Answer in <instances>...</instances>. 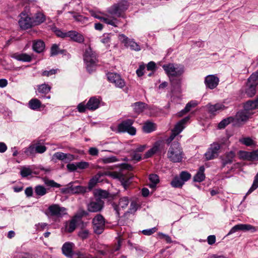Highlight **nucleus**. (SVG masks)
Returning a JSON list of instances; mask_svg holds the SVG:
<instances>
[{
	"instance_id": "f257e3e1",
	"label": "nucleus",
	"mask_w": 258,
	"mask_h": 258,
	"mask_svg": "<svg viewBox=\"0 0 258 258\" xmlns=\"http://www.w3.org/2000/svg\"><path fill=\"white\" fill-rule=\"evenodd\" d=\"M167 157L169 160L174 163L181 162L183 153L179 143L176 141H173L171 143L167 152Z\"/></svg>"
},
{
	"instance_id": "f03ea898",
	"label": "nucleus",
	"mask_w": 258,
	"mask_h": 258,
	"mask_svg": "<svg viewBox=\"0 0 258 258\" xmlns=\"http://www.w3.org/2000/svg\"><path fill=\"white\" fill-rule=\"evenodd\" d=\"M83 58L87 71L90 73L95 71L98 61L96 53L89 47L86 49Z\"/></svg>"
},
{
	"instance_id": "7ed1b4c3",
	"label": "nucleus",
	"mask_w": 258,
	"mask_h": 258,
	"mask_svg": "<svg viewBox=\"0 0 258 258\" xmlns=\"http://www.w3.org/2000/svg\"><path fill=\"white\" fill-rule=\"evenodd\" d=\"M130 3L127 0H120L108 8L106 12L111 17H120L128 9Z\"/></svg>"
},
{
	"instance_id": "20e7f679",
	"label": "nucleus",
	"mask_w": 258,
	"mask_h": 258,
	"mask_svg": "<svg viewBox=\"0 0 258 258\" xmlns=\"http://www.w3.org/2000/svg\"><path fill=\"white\" fill-rule=\"evenodd\" d=\"M162 67L170 79L171 77H180L184 72V67L180 64L169 63Z\"/></svg>"
},
{
	"instance_id": "39448f33",
	"label": "nucleus",
	"mask_w": 258,
	"mask_h": 258,
	"mask_svg": "<svg viewBox=\"0 0 258 258\" xmlns=\"http://www.w3.org/2000/svg\"><path fill=\"white\" fill-rule=\"evenodd\" d=\"M91 16L94 18L100 20L101 21L108 24L110 25L115 27H117V25L119 23V21L116 18L114 17H111L110 15L104 13H96L95 12H91Z\"/></svg>"
},
{
	"instance_id": "423d86ee",
	"label": "nucleus",
	"mask_w": 258,
	"mask_h": 258,
	"mask_svg": "<svg viewBox=\"0 0 258 258\" xmlns=\"http://www.w3.org/2000/svg\"><path fill=\"white\" fill-rule=\"evenodd\" d=\"M67 214V209L58 204H52L48 208L47 215L50 217L61 218Z\"/></svg>"
},
{
	"instance_id": "0eeeda50",
	"label": "nucleus",
	"mask_w": 258,
	"mask_h": 258,
	"mask_svg": "<svg viewBox=\"0 0 258 258\" xmlns=\"http://www.w3.org/2000/svg\"><path fill=\"white\" fill-rule=\"evenodd\" d=\"M94 232L97 234H101L105 228V219L101 214H97L92 220Z\"/></svg>"
},
{
	"instance_id": "6e6552de",
	"label": "nucleus",
	"mask_w": 258,
	"mask_h": 258,
	"mask_svg": "<svg viewBox=\"0 0 258 258\" xmlns=\"http://www.w3.org/2000/svg\"><path fill=\"white\" fill-rule=\"evenodd\" d=\"M134 120L132 119H127L122 121L118 125V131L119 132H127L131 135H135L136 133V130L132 126Z\"/></svg>"
},
{
	"instance_id": "1a4fd4ad",
	"label": "nucleus",
	"mask_w": 258,
	"mask_h": 258,
	"mask_svg": "<svg viewBox=\"0 0 258 258\" xmlns=\"http://www.w3.org/2000/svg\"><path fill=\"white\" fill-rule=\"evenodd\" d=\"M104 204V202L99 198L92 200L87 205V210L92 213L100 212L103 209Z\"/></svg>"
},
{
	"instance_id": "9d476101",
	"label": "nucleus",
	"mask_w": 258,
	"mask_h": 258,
	"mask_svg": "<svg viewBox=\"0 0 258 258\" xmlns=\"http://www.w3.org/2000/svg\"><path fill=\"white\" fill-rule=\"evenodd\" d=\"M105 174L113 178L118 179L125 189H126L130 184V178L120 172L108 171L106 172Z\"/></svg>"
},
{
	"instance_id": "9b49d317",
	"label": "nucleus",
	"mask_w": 258,
	"mask_h": 258,
	"mask_svg": "<svg viewBox=\"0 0 258 258\" xmlns=\"http://www.w3.org/2000/svg\"><path fill=\"white\" fill-rule=\"evenodd\" d=\"M108 81L114 84L115 87L122 88L125 85V83L120 76L116 73H109L107 74Z\"/></svg>"
},
{
	"instance_id": "f8f14e48",
	"label": "nucleus",
	"mask_w": 258,
	"mask_h": 258,
	"mask_svg": "<svg viewBox=\"0 0 258 258\" xmlns=\"http://www.w3.org/2000/svg\"><path fill=\"white\" fill-rule=\"evenodd\" d=\"M119 40L123 43L125 46L130 47L132 50L135 51H140L141 48L140 45L136 43L133 39H130L123 34H120L118 36Z\"/></svg>"
},
{
	"instance_id": "ddd939ff",
	"label": "nucleus",
	"mask_w": 258,
	"mask_h": 258,
	"mask_svg": "<svg viewBox=\"0 0 258 258\" xmlns=\"http://www.w3.org/2000/svg\"><path fill=\"white\" fill-rule=\"evenodd\" d=\"M20 19L19 20V25L22 29H27L33 26V23L28 14L24 12H22L20 15Z\"/></svg>"
},
{
	"instance_id": "4468645a",
	"label": "nucleus",
	"mask_w": 258,
	"mask_h": 258,
	"mask_svg": "<svg viewBox=\"0 0 258 258\" xmlns=\"http://www.w3.org/2000/svg\"><path fill=\"white\" fill-rule=\"evenodd\" d=\"M75 156L70 153H64L61 152L55 153L52 156V160H58L64 163H69L75 160Z\"/></svg>"
},
{
	"instance_id": "2eb2a0df",
	"label": "nucleus",
	"mask_w": 258,
	"mask_h": 258,
	"mask_svg": "<svg viewBox=\"0 0 258 258\" xmlns=\"http://www.w3.org/2000/svg\"><path fill=\"white\" fill-rule=\"evenodd\" d=\"M220 148V145L218 143H214L211 145L208 151L205 153L206 159L210 160L217 157Z\"/></svg>"
},
{
	"instance_id": "dca6fc26",
	"label": "nucleus",
	"mask_w": 258,
	"mask_h": 258,
	"mask_svg": "<svg viewBox=\"0 0 258 258\" xmlns=\"http://www.w3.org/2000/svg\"><path fill=\"white\" fill-rule=\"evenodd\" d=\"M206 107L208 113L213 115H216L217 113L224 110L226 108L225 106L221 103H216L215 104L208 103Z\"/></svg>"
},
{
	"instance_id": "f3484780",
	"label": "nucleus",
	"mask_w": 258,
	"mask_h": 258,
	"mask_svg": "<svg viewBox=\"0 0 258 258\" xmlns=\"http://www.w3.org/2000/svg\"><path fill=\"white\" fill-rule=\"evenodd\" d=\"M219 79L213 75L207 76L205 79V84L207 87L210 89L215 88L218 85Z\"/></svg>"
},
{
	"instance_id": "a211bd4d",
	"label": "nucleus",
	"mask_w": 258,
	"mask_h": 258,
	"mask_svg": "<svg viewBox=\"0 0 258 258\" xmlns=\"http://www.w3.org/2000/svg\"><path fill=\"white\" fill-rule=\"evenodd\" d=\"M129 204V199L127 197H124L120 198L118 204L117 205L115 203L112 204V206L114 210L115 211L117 215H119V210L120 209H124L127 207Z\"/></svg>"
},
{
	"instance_id": "6ab92c4d",
	"label": "nucleus",
	"mask_w": 258,
	"mask_h": 258,
	"mask_svg": "<svg viewBox=\"0 0 258 258\" xmlns=\"http://www.w3.org/2000/svg\"><path fill=\"white\" fill-rule=\"evenodd\" d=\"M251 230H255V228L249 224H240L233 226L229 231L227 236L232 234L238 231H249Z\"/></svg>"
},
{
	"instance_id": "aec40b11",
	"label": "nucleus",
	"mask_w": 258,
	"mask_h": 258,
	"mask_svg": "<svg viewBox=\"0 0 258 258\" xmlns=\"http://www.w3.org/2000/svg\"><path fill=\"white\" fill-rule=\"evenodd\" d=\"M251 115V114L244 109L236 113L234 120H236L238 123L245 122L248 119Z\"/></svg>"
},
{
	"instance_id": "412c9836",
	"label": "nucleus",
	"mask_w": 258,
	"mask_h": 258,
	"mask_svg": "<svg viewBox=\"0 0 258 258\" xmlns=\"http://www.w3.org/2000/svg\"><path fill=\"white\" fill-rule=\"evenodd\" d=\"M162 143L160 141H157L154 144L153 147L148 150L145 154V158H148L151 157L152 155L155 153L161 151L162 149Z\"/></svg>"
},
{
	"instance_id": "4be33fe9",
	"label": "nucleus",
	"mask_w": 258,
	"mask_h": 258,
	"mask_svg": "<svg viewBox=\"0 0 258 258\" xmlns=\"http://www.w3.org/2000/svg\"><path fill=\"white\" fill-rule=\"evenodd\" d=\"M68 37L78 43H82L84 41L83 36L81 33L74 30L68 31Z\"/></svg>"
},
{
	"instance_id": "5701e85b",
	"label": "nucleus",
	"mask_w": 258,
	"mask_h": 258,
	"mask_svg": "<svg viewBox=\"0 0 258 258\" xmlns=\"http://www.w3.org/2000/svg\"><path fill=\"white\" fill-rule=\"evenodd\" d=\"M235 157V154L233 151H230L225 154L222 158V167H225L226 165L231 164Z\"/></svg>"
},
{
	"instance_id": "b1692460",
	"label": "nucleus",
	"mask_w": 258,
	"mask_h": 258,
	"mask_svg": "<svg viewBox=\"0 0 258 258\" xmlns=\"http://www.w3.org/2000/svg\"><path fill=\"white\" fill-rule=\"evenodd\" d=\"M172 86L171 92L173 93H180L181 90V79L178 78H170Z\"/></svg>"
},
{
	"instance_id": "393cba45",
	"label": "nucleus",
	"mask_w": 258,
	"mask_h": 258,
	"mask_svg": "<svg viewBox=\"0 0 258 258\" xmlns=\"http://www.w3.org/2000/svg\"><path fill=\"white\" fill-rule=\"evenodd\" d=\"M12 57L18 60L23 62H30L32 59L31 55L27 53H15L11 55Z\"/></svg>"
},
{
	"instance_id": "a878e982",
	"label": "nucleus",
	"mask_w": 258,
	"mask_h": 258,
	"mask_svg": "<svg viewBox=\"0 0 258 258\" xmlns=\"http://www.w3.org/2000/svg\"><path fill=\"white\" fill-rule=\"evenodd\" d=\"M134 112L137 114L142 113L147 108V105L143 102H137L132 105Z\"/></svg>"
},
{
	"instance_id": "bb28decb",
	"label": "nucleus",
	"mask_w": 258,
	"mask_h": 258,
	"mask_svg": "<svg viewBox=\"0 0 258 258\" xmlns=\"http://www.w3.org/2000/svg\"><path fill=\"white\" fill-rule=\"evenodd\" d=\"M100 101L95 97H91L86 104V107L90 110H95L99 107Z\"/></svg>"
},
{
	"instance_id": "cd10ccee",
	"label": "nucleus",
	"mask_w": 258,
	"mask_h": 258,
	"mask_svg": "<svg viewBox=\"0 0 258 258\" xmlns=\"http://www.w3.org/2000/svg\"><path fill=\"white\" fill-rule=\"evenodd\" d=\"M188 119L189 117H186L178 122L172 130L173 132L179 135L185 127L184 125Z\"/></svg>"
},
{
	"instance_id": "c85d7f7f",
	"label": "nucleus",
	"mask_w": 258,
	"mask_h": 258,
	"mask_svg": "<svg viewBox=\"0 0 258 258\" xmlns=\"http://www.w3.org/2000/svg\"><path fill=\"white\" fill-rule=\"evenodd\" d=\"M70 184L71 194H84L87 192V187L80 185L74 186L72 183Z\"/></svg>"
},
{
	"instance_id": "c756f323",
	"label": "nucleus",
	"mask_w": 258,
	"mask_h": 258,
	"mask_svg": "<svg viewBox=\"0 0 258 258\" xmlns=\"http://www.w3.org/2000/svg\"><path fill=\"white\" fill-rule=\"evenodd\" d=\"M31 19L33 25H38L43 23L45 21V17L43 13L39 12L35 14V15Z\"/></svg>"
},
{
	"instance_id": "7c9ffc66",
	"label": "nucleus",
	"mask_w": 258,
	"mask_h": 258,
	"mask_svg": "<svg viewBox=\"0 0 258 258\" xmlns=\"http://www.w3.org/2000/svg\"><path fill=\"white\" fill-rule=\"evenodd\" d=\"M62 252L63 254L68 257H72L73 254L72 244L69 242H66L62 247Z\"/></svg>"
},
{
	"instance_id": "2f4dec72",
	"label": "nucleus",
	"mask_w": 258,
	"mask_h": 258,
	"mask_svg": "<svg viewBox=\"0 0 258 258\" xmlns=\"http://www.w3.org/2000/svg\"><path fill=\"white\" fill-rule=\"evenodd\" d=\"M244 109L247 110H253L258 108V97L254 100L247 101L244 105Z\"/></svg>"
},
{
	"instance_id": "473e14b6",
	"label": "nucleus",
	"mask_w": 258,
	"mask_h": 258,
	"mask_svg": "<svg viewBox=\"0 0 258 258\" xmlns=\"http://www.w3.org/2000/svg\"><path fill=\"white\" fill-rule=\"evenodd\" d=\"M204 167L203 166H201L199 168V171L194 177V180L195 181L200 182L205 179V175L204 173Z\"/></svg>"
},
{
	"instance_id": "72a5a7b5",
	"label": "nucleus",
	"mask_w": 258,
	"mask_h": 258,
	"mask_svg": "<svg viewBox=\"0 0 258 258\" xmlns=\"http://www.w3.org/2000/svg\"><path fill=\"white\" fill-rule=\"evenodd\" d=\"M103 174L102 173H98L93 178H92L88 183V187H87V191H90L97 184L99 181V179Z\"/></svg>"
},
{
	"instance_id": "f704fd0d",
	"label": "nucleus",
	"mask_w": 258,
	"mask_h": 258,
	"mask_svg": "<svg viewBox=\"0 0 258 258\" xmlns=\"http://www.w3.org/2000/svg\"><path fill=\"white\" fill-rule=\"evenodd\" d=\"M44 43L41 40H38L34 42L33 45V49L36 52H41L44 49Z\"/></svg>"
},
{
	"instance_id": "c9c22d12",
	"label": "nucleus",
	"mask_w": 258,
	"mask_h": 258,
	"mask_svg": "<svg viewBox=\"0 0 258 258\" xmlns=\"http://www.w3.org/2000/svg\"><path fill=\"white\" fill-rule=\"evenodd\" d=\"M155 124L150 121L145 122L143 126V130L146 133H150L155 131Z\"/></svg>"
},
{
	"instance_id": "e433bc0d",
	"label": "nucleus",
	"mask_w": 258,
	"mask_h": 258,
	"mask_svg": "<svg viewBox=\"0 0 258 258\" xmlns=\"http://www.w3.org/2000/svg\"><path fill=\"white\" fill-rule=\"evenodd\" d=\"M29 107L32 110L39 109L41 105V102L36 98L31 99L28 103Z\"/></svg>"
},
{
	"instance_id": "4c0bfd02",
	"label": "nucleus",
	"mask_w": 258,
	"mask_h": 258,
	"mask_svg": "<svg viewBox=\"0 0 258 258\" xmlns=\"http://www.w3.org/2000/svg\"><path fill=\"white\" fill-rule=\"evenodd\" d=\"M244 157L249 160H258V150L252 152H241Z\"/></svg>"
},
{
	"instance_id": "58836bf2",
	"label": "nucleus",
	"mask_w": 258,
	"mask_h": 258,
	"mask_svg": "<svg viewBox=\"0 0 258 258\" xmlns=\"http://www.w3.org/2000/svg\"><path fill=\"white\" fill-rule=\"evenodd\" d=\"M247 84L256 87L258 85V73H254L251 74L248 79Z\"/></svg>"
},
{
	"instance_id": "ea45409f",
	"label": "nucleus",
	"mask_w": 258,
	"mask_h": 258,
	"mask_svg": "<svg viewBox=\"0 0 258 258\" xmlns=\"http://www.w3.org/2000/svg\"><path fill=\"white\" fill-rule=\"evenodd\" d=\"M51 88L49 85L44 83L38 86L37 91L39 93L46 94L50 91Z\"/></svg>"
},
{
	"instance_id": "a19ab883",
	"label": "nucleus",
	"mask_w": 258,
	"mask_h": 258,
	"mask_svg": "<svg viewBox=\"0 0 258 258\" xmlns=\"http://www.w3.org/2000/svg\"><path fill=\"white\" fill-rule=\"evenodd\" d=\"M35 194L38 197H42L47 193L46 189L42 185H38L34 189Z\"/></svg>"
},
{
	"instance_id": "79ce46f5",
	"label": "nucleus",
	"mask_w": 258,
	"mask_h": 258,
	"mask_svg": "<svg viewBox=\"0 0 258 258\" xmlns=\"http://www.w3.org/2000/svg\"><path fill=\"white\" fill-rule=\"evenodd\" d=\"M149 179L151 182L149 184V186L151 188H154L156 187V184L159 182V176L156 174H150L149 175Z\"/></svg>"
},
{
	"instance_id": "37998d69",
	"label": "nucleus",
	"mask_w": 258,
	"mask_h": 258,
	"mask_svg": "<svg viewBox=\"0 0 258 258\" xmlns=\"http://www.w3.org/2000/svg\"><path fill=\"white\" fill-rule=\"evenodd\" d=\"M183 184V180L177 176H175L171 182V185L173 187H181Z\"/></svg>"
},
{
	"instance_id": "c03bdc74",
	"label": "nucleus",
	"mask_w": 258,
	"mask_h": 258,
	"mask_svg": "<svg viewBox=\"0 0 258 258\" xmlns=\"http://www.w3.org/2000/svg\"><path fill=\"white\" fill-rule=\"evenodd\" d=\"M234 118L231 116L225 118L223 119L222 121H221L220 123L218 124V128L220 129L224 128L230 123L234 121Z\"/></svg>"
},
{
	"instance_id": "a18cd8bd",
	"label": "nucleus",
	"mask_w": 258,
	"mask_h": 258,
	"mask_svg": "<svg viewBox=\"0 0 258 258\" xmlns=\"http://www.w3.org/2000/svg\"><path fill=\"white\" fill-rule=\"evenodd\" d=\"M256 93V87L246 84L245 93L249 97L253 96Z\"/></svg>"
},
{
	"instance_id": "49530a36",
	"label": "nucleus",
	"mask_w": 258,
	"mask_h": 258,
	"mask_svg": "<svg viewBox=\"0 0 258 258\" xmlns=\"http://www.w3.org/2000/svg\"><path fill=\"white\" fill-rule=\"evenodd\" d=\"M99 161L104 164H108L117 162L119 161L118 159L114 156L110 157H105L99 159Z\"/></svg>"
},
{
	"instance_id": "de8ad7c7",
	"label": "nucleus",
	"mask_w": 258,
	"mask_h": 258,
	"mask_svg": "<svg viewBox=\"0 0 258 258\" xmlns=\"http://www.w3.org/2000/svg\"><path fill=\"white\" fill-rule=\"evenodd\" d=\"M258 187V172L254 177L253 183L247 192V195L250 194Z\"/></svg>"
},
{
	"instance_id": "09e8293b",
	"label": "nucleus",
	"mask_w": 258,
	"mask_h": 258,
	"mask_svg": "<svg viewBox=\"0 0 258 258\" xmlns=\"http://www.w3.org/2000/svg\"><path fill=\"white\" fill-rule=\"evenodd\" d=\"M138 207L139 205L136 201H132L130 208L126 213L134 214L137 211Z\"/></svg>"
},
{
	"instance_id": "8fccbe9b",
	"label": "nucleus",
	"mask_w": 258,
	"mask_h": 258,
	"mask_svg": "<svg viewBox=\"0 0 258 258\" xmlns=\"http://www.w3.org/2000/svg\"><path fill=\"white\" fill-rule=\"evenodd\" d=\"M178 134H176L175 132H173L172 130L171 134L170 136V137L166 140V143L167 144L169 145L170 144H171L172 143H173V141L176 139L177 140H178L179 138H181V136H178Z\"/></svg>"
},
{
	"instance_id": "3c124183",
	"label": "nucleus",
	"mask_w": 258,
	"mask_h": 258,
	"mask_svg": "<svg viewBox=\"0 0 258 258\" xmlns=\"http://www.w3.org/2000/svg\"><path fill=\"white\" fill-rule=\"evenodd\" d=\"M77 225V220L76 219L73 218L72 219L70 223L68 224V231L69 232H72L74 231L76 228Z\"/></svg>"
},
{
	"instance_id": "603ef678",
	"label": "nucleus",
	"mask_w": 258,
	"mask_h": 258,
	"mask_svg": "<svg viewBox=\"0 0 258 258\" xmlns=\"http://www.w3.org/2000/svg\"><path fill=\"white\" fill-rule=\"evenodd\" d=\"M112 36L111 33L104 34L101 39V42L104 44H108L110 42Z\"/></svg>"
},
{
	"instance_id": "864d4df0",
	"label": "nucleus",
	"mask_w": 258,
	"mask_h": 258,
	"mask_svg": "<svg viewBox=\"0 0 258 258\" xmlns=\"http://www.w3.org/2000/svg\"><path fill=\"white\" fill-rule=\"evenodd\" d=\"M197 105V103L194 102H188L185 107L184 109L182 110L181 111V115L184 114L185 113L188 112L192 107H194Z\"/></svg>"
},
{
	"instance_id": "5fc2aeb1",
	"label": "nucleus",
	"mask_w": 258,
	"mask_h": 258,
	"mask_svg": "<svg viewBox=\"0 0 258 258\" xmlns=\"http://www.w3.org/2000/svg\"><path fill=\"white\" fill-rule=\"evenodd\" d=\"M239 142L243 145L247 146H250L252 145L254 143L253 141L249 137L243 138L239 139Z\"/></svg>"
},
{
	"instance_id": "6e6d98bb",
	"label": "nucleus",
	"mask_w": 258,
	"mask_h": 258,
	"mask_svg": "<svg viewBox=\"0 0 258 258\" xmlns=\"http://www.w3.org/2000/svg\"><path fill=\"white\" fill-rule=\"evenodd\" d=\"M32 173V170L28 167H24L21 169L20 173L23 177H26Z\"/></svg>"
},
{
	"instance_id": "4d7b16f0",
	"label": "nucleus",
	"mask_w": 258,
	"mask_h": 258,
	"mask_svg": "<svg viewBox=\"0 0 258 258\" xmlns=\"http://www.w3.org/2000/svg\"><path fill=\"white\" fill-rule=\"evenodd\" d=\"M69 13L71 14L73 18L75 21L78 22H83L86 18L83 16L75 12H69Z\"/></svg>"
},
{
	"instance_id": "13d9d810",
	"label": "nucleus",
	"mask_w": 258,
	"mask_h": 258,
	"mask_svg": "<svg viewBox=\"0 0 258 258\" xmlns=\"http://www.w3.org/2000/svg\"><path fill=\"white\" fill-rule=\"evenodd\" d=\"M35 147V152L37 153H43L46 150L45 146L41 145L40 143L34 144Z\"/></svg>"
},
{
	"instance_id": "bf43d9fd",
	"label": "nucleus",
	"mask_w": 258,
	"mask_h": 258,
	"mask_svg": "<svg viewBox=\"0 0 258 258\" xmlns=\"http://www.w3.org/2000/svg\"><path fill=\"white\" fill-rule=\"evenodd\" d=\"M180 179L183 180V182L184 183L185 181L189 180L191 177V175L190 173L186 171H182L179 176Z\"/></svg>"
},
{
	"instance_id": "052dcab7",
	"label": "nucleus",
	"mask_w": 258,
	"mask_h": 258,
	"mask_svg": "<svg viewBox=\"0 0 258 258\" xmlns=\"http://www.w3.org/2000/svg\"><path fill=\"white\" fill-rule=\"evenodd\" d=\"M44 183L46 185L51 187H59L60 186L59 184L55 182L53 180L45 179Z\"/></svg>"
},
{
	"instance_id": "680f3d73",
	"label": "nucleus",
	"mask_w": 258,
	"mask_h": 258,
	"mask_svg": "<svg viewBox=\"0 0 258 258\" xmlns=\"http://www.w3.org/2000/svg\"><path fill=\"white\" fill-rule=\"evenodd\" d=\"M58 69H52L50 71H44L42 72V76L49 77L57 73Z\"/></svg>"
},
{
	"instance_id": "e2e57ef3",
	"label": "nucleus",
	"mask_w": 258,
	"mask_h": 258,
	"mask_svg": "<svg viewBox=\"0 0 258 258\" xmlns=\"http://www.w3.org/2000/svg\"><path fill=\"white\" fill-rule=\"evenodd\" d=\"M89 231L87 229L82 230L80 231L78 233L79 236L83 239L87 238L89 236Z\"/></svg>"
},
{
	"instance_id": "0e129e2a",
	"label": "nucleus",
	"mask_w": 258,
	"mask_h": 258,
	"mask_svg": "<svg viewBox=\"0 0 258 258\" xmlns=\"http://www.w3.org/2000/svg\"><path fill=\"white\" fill-rule=\"evenodd\" d=\"M25 153L27 155H31L34 154L35 153H36L35 152V147L34 144L30 146L28 148H27L25 151Z\"/></svg>"
},
{
	"instance_id": "69168bd1",
	"label": "nucleus",
	"mask_w": 258,
	"mask_h": 258,
	"mask_svg": "<svg viewBox=\"0 0 258 258\" xmlns=\"http://www.w3.org/2000/svg\"><path fill=\"white\" fill-rule=\"evenodd\" d=\"M55 35L59 37H61L62 38L68 37V32H63L61 30L57 29L55 31Z\"/></svg>"
},
{
	"instance_id": "338daca9",
	"label": "nucleus",
	"mask_w": 258,
	"mask_h": 258,
	"mask_svg": "<svg viewBox=\"0 0 258 258\" xmlns=\"http://www.w3.org/2000/svg\"><path fill=\"white\" fill-rule=\"evenodd\" d=\"M157 230L156 227H153L149 229L143 230L142 232L144 235H151V234L155 233Z\"/></svg>"
},
{
	"instance_id": "774afa93",
	"label": "nucleus",
	"mask_w": 258,
	"mask_h": 258,
	"mask_svg": "<svg viewBox=\"0 0 258 258\" xmlns=\"http://www.w3.org/2000/svg\"><path fill=\"white\" fill-rule=\"evenodd\" d=\"M77 169H84L89 167V163L87 162L81 161L76 163Z\"/></svg>"
}]
</instances>
